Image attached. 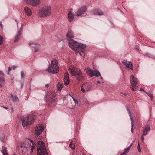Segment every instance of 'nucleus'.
<instances>
[{"mask_svg":"<svg viewBox=\"0 0 155 155\" xmlns=\"http://www.w3.org/2000/svg\"><path fill=\"white\" fill-rule=\"evenodd\" d=\"M77 80L78 81H81L84 80V77L82 75H77L76 77Z\"/></svg>","mask_w":155,"mask_h":155,"instance_id":"28","label":"nucleus"},{"mask_svg":"<svg viewBox=\"0 0 155 155\" xmlns=\"http://www.w3.org/2000/svg\"><path fill=\"white\" fill-rule=\"evenodd\" d=\"M91 88V85L87 84H84L81 87V90L83 93L89 91Z\"/></svg>","mask_w":155,"mask_h":155,"instance_id":"13","label":"nucleus"},{"mask_svg":"<svg viewBox=\"0 0 155 155\" xmlns=\"http://www.w3.org/2000/svg\"><path fill=\"white\" fill-rule=\"evenodd\" d=\"M28 146L26 143L22 142L20 143L17 146V148L21 154L25 155L28 151L27 148Z\"/></svg>","mask_w":155,"mask_h":155,"instance_id":"4","label":"nucleus"},{"mask_svg":"<svg viewBox=\"0 0 155 155\" xmlns=\"http://www.w3.org/2000/svg\"><path fill=\"white\" fill-rule=\"evenodd\" d=\"M17 26H18V23H17Z\"/></svg>","mask_w":155,"mask_h":155,"instance_id":"60","label":"nucleus"},{"mask_svg":"<svg viewBox=\"0 0 155 155\" xmlns=\"http://www.w3.org/2000/svg\"><path fill=\"white\" fill-rule=\"evenodd\" d=\"M93 13L95 15H98L101 16L104 15L103 13L102 12L98 9H96L93 11Z\"/></svg>","mask_w":155,"mask_h":155,"instance_id":"22","label":"nucleus"},{"mask_svg":"<svg viewBox=\"0 0 155 155\" xmlns=\"http://www.w3.org/2000/svg\"><path fill=\"white\" fill-rule=\"evenodd\" d=\"M58 61L56 59H54L51 61V64L47 68L46 71L49 73L55 74L59 71V67L57 64Z\"/></svg>","mask_w":155,"mask_h":155,"instance_id":"1","label":"nucleus"},{"mask_svg":"<svg viewBox=\"0 0 155 155\" xmlns=\"http://www.w3.org/2000/svg\"><path fill=\"white\" fill-rule=\"evenodd\" d=\"M4 81V79L3 76L0 77V82L3 83Z\"/></svg>","mask_w":155,"mask_h":155,"instance_id":"38","label":"nucleus"},{"mask_svg":"<svg viewBox=\"0 0 155 155\" xmlns=\"http://www.w3.org/2000/svg\"><path fill=\"white\" fill-rule=\"evenodd\" d=\"M45 87H46L48 88V87H49V85L48 84H45Z\"/></svg>","mask_w":155,"mask_h":155,"instance_id":"50","label":"nucleus"},{"mask_svg":"<svg viewBox=\"0 0 155 155\" xmlns=\"http://www.w3.org/2000/svg\"><path fill=\"white\" fill-rule=\"evenodd\" d=\"M70 96L71 97H72V98H73V100H74L75 104H78V101L77 100L75 99V98H74V97H72V96Z\"/></svg>","mask_w":155,"mask_h":155,"instance_id":"37","label":"nucleus"},{"mask_svg":"<svg viewBox=\"0 0 155 155\" xmlns=\"http://www.w3.org/2000/svg\"><path fill=\"white\" fill-rule=\"evenodd\" d=\"M44 127L42 124H38L36 127L35 134L37 135H40L43 131Z\"/></svg>","mask_w":155,"mask_h":155,"instance_id":"11","label":"nucleus"},{"mask_svg":"<svg viewBox=\"0 0 155 155\" xmlns=\"http://www.w3.org/2000/svg\"><path fill=\"white\" fill-rule=\"evenodd\" d=\"M3 107L5 109H7V108L5 107Z\"/></svg>","mask_w":155,"mask_h":155,"instance_id":"56","label":"nucleus"},{"mask_svg":"<svg viewBox=\"0 0 155 155\" xmlns=\"http://www.w3.org/2000/svg\"><path fill=\"white\" fill-rule=\"evenodd\" d=\"M146 93L150 98L151 100H152L153 97V94L147 92H146Z\"/></svg>","mask_w":155,"mask_h":155,"instance_id":"32","label":"nucleus"},{"mask_svg":"<svg viewBox=\"0 0 155 155\" xmlns=\"http://www.w3.org/2000/svg\"><path fill=\"white\" fill-rule=\"evenodd\" d=\"M126 109L128 111L130 120H132V119H133L132 116L131 114V109L128 106L126 107Z\"/></svg>","mask_w":155,"mask_h":155,"instance_id":"29","label":"nucleus"},{"mask_svg":"<svg viewBox=\"0 0 155 155\" xmlns=\"http://www.w3.org/2000/svg\"><path fill=\"white\" fill-rule=\"evenodd\" d=\"M87 11V8L85 6L81 7L78 9V11L76 13L77 16H81L82 14L85 12Z\"/></svg>","mask_w":155,"mask_h":155,"instance_id":"12","label":"nucleus"},{"mask_svg":"<svg viewBox=\"0 0 155 155\" xmlns=\"http://www.w3.org/2000/svg\"><path fill=\"white\" fill-rule=\"evenodd\" d=\"M13 155H16V154H13Z\"/></svg>","mask_w":155,"mask_h":155,"instance_id":"62","label":"nucleus"},{"mask_svg":"<svg viewBox=\"0 0 155 155\" xmlns=\"http://www.w3.org/2000/svg\"><path fill=\"white\" fill-rule=\"evenodd\" d=\"M78 46V51L79 50H84V48L86 46V45L85 44H83L81 43H79Z\"/></svg>","mask_w":155,"mask_h":155,"instance_id":"25","label":"nucleus"},{"mask_svg":"<svg viewBox=\"0 0 155 155\" xmlns=\"http://www.w3.org/2000/svg\"><path fill=\"white\" fill-rule=\"evenodd\" d=\"M15 21H16V22H17V20H15Z\"/></svg>","mask_w":155,"mask_h":155,"instance_id":"61","label":"nucleus"},{"mask_svg":"<svg viewBox=\"0 0 155 155\" xmlns=\"http://www.w3.org/2000/svg\"><path fill=\"white\" fill-rule=\"evenodd\" d=\"M51 9L50 6H45L41 8L39 11V15L41 17L49 16L51 13Z\"/></svg>","mask_w":155,"mask_h":155,"instance_id":"3","label":"nucleus"},{"mask_svg":"<svg viewBox=\"0 0 155 155\" xmlns=\"http://www.w3.org/2000/svg\"><path fill=\"white\" fill-rule=\"evenodd\" d=\"M146 55L148 57H151V55L150 54L148 53H146Z\"/></svg>","mask_w":155,"mask_h":155,"instance_id":"46","label":"nucleus"},{"mask_svg":"<svg viewBox=\"0 0 155 155\" xmlns=\"http://www.w3.org/2000/svg\"><path fill=\"white\" fill-rule=\"evenodd\" d=\"M69 147L72 149V150H74L75 149V147L74 145L73 146V141H71V142L70 144H69Z\"/></svg>","mask_w":155,"mask_h":155,"instance_id":"33","label":"nucleus"},{"mask_svg":"<svg viewBox=\"0 0 155 155\" xmlns=\"http://www.w3.org/2000/svg\"><path fill=\"white\" fill-rule=\"evenodd\" d=\"M21 88L22 89L24 86V82H21Z\"/></svg>","mask_w":155,"mask_h":155,"instance_id":"47","label":"nucleus"},{"mask_svg":"<svg viewBox=\"0 0 155 155\" xmlns=\"http://www.w3.org/2000/svg\"><path fill=\"white\" fill-rule=\"evenodd\" d=\"M38 144V155H48L43 142L41 141H39Z\"/></svg>","mask_w":155,"mask_h":155,"instance_id":"2","label":"nucleus"},{"mask_svg":"<svg viewBox=\"0 0 155 155\" xmlns=\"http://www.w3.org/2000/svg\"><path fill=\"white\" fill-rule=\"evenodd\" d=\"M23 25H22L21 27L18 31V33H17L16 36L15 37L14 39V42L15 43L18 41L22 33V27Z\"/></svg>","mask_w":155,"mask_h":155,"instance_id":"16","label":"nucleus"},{"mask_svg":"<svg viewBox=\"0 0 155 155\" xmlns=\"http://www.w3.org/2000/svg\"><path fill=\"white\" fill-rule=\"evenodd\" d=\"M101 79H102L103 78V77H101Z\"/></svg>","mask_w":155,"mask_h":155,"instance_id":"59","label":"nucleus"},{"mask_svg":"<svg viewBox=\"0 0 155 155\" xmlns=\"http://www.w3.org/2000/svg\"><path fill=\"white\" fill-rule=\"evenodd\" d=\"M25 1L27 3L31 4L32 0H25Z\"/></svg>","mask_w":155,"mask_h":155,"instance_id":"39","label":"nucleus"},{"mask_svg":"<svg viewBox=\"0 0 155 155\" xmlns=\"http://www.w3.org/2000/svg\"><path fill=\"white\" fill-rule=\"evenodd\" d=\"M144 136H145V135H143V134L141 136V140L143 142H144Z\"/></svg>","mask_w":155,"mask_h":155,"instance_id":"42","label":"nucleus"},{"mask_svg":"<svg viewBox=\"0 0 155 155\" xmlns=\"http://www.w3.org/2000/svg\"><path fill=\"white\" fill-rule=\"evenodd\" d=\"M30 46L34 48H35V52H38L39 50V49L38 48L39 44L37 43H29Z\"/></svg>","mask_w":155,"mask_h":155,"instance_id":"17","label":"nucleus"},{"mask_svg":"<svg viewBox=\"0 0 155 155\" xmlns=\"http://www.w3.org/2000/svg\"><path fill=\"white\" fill-rule=\"evenodd\" d=\"M69 70L70 73L72 76H77V75H82V74L80 69L76 68L74 66H71L69 68Z\"/></svg>","mask_w":155,"mask_h":155,"instance_id":"8","label":"nucleus"},{"mask_svg":"<svg viewBox=\"0 0 155 155\" xmlns=\"http://www.w3.org/2000/svg\"><path fill=\"white\" fill-rule=\"evenodd\" d=\"M11 98L14 102H19V99L18 97L15 95H13L12 94H11Z\"/></svg>","mask_w":155,"mask_h":155,"instance_id":"24","label":"nucleus"},{"mask_svg":"<svg viewBox=\"0 0 155 155\" xmlns=\"http://www.w3.org/2000/svg\"><path fill=\"white\" fill-rule=\"evenodd\" d=\"M6 147L3 146L2 148V153L3 154V155H8L6 151Z\"/></svg>","mask_w":155,"mask_h":155,"instance_id":"27","label":"nucleus"},{"mask_svg":"<svg viewBox=\"0 0 155 155\" xmlns=\"http://www.w3.org/2000/svg\"><path fill=\"white\" fill-rule=\"evenodd\" d=\"M40 0H32L31 5L34 6H36L39 4Z\"/></svg>","mask_w":155,"mask_h":155,"instance_id":"26","label":"nucleus"},{"mask_svg":"<svg viewBox=\"0 0 155 155\" xmlns=\"http://www.w3.org/2000/svg\"><path fill=\"white\" fill-rule=\"evenodd\" d=\"M90 103L88 101H85V104L87 105V106L90 105Z\"/></svg>","mask_w":155,"mask_h":155,"instance_id":"44","label":"nucleus"},{"mask_svg":"<svg viewBox=\"0 0 155 155\" xmlns=\"http://www.w3.org/2000/svg\"><path fill=\"white\" fill-rule=\"evenodd\" d=\"M66 37L68 41L72 39L71 38L73 37V33L72 31L69 30L66 34Z\"/></svg>","mask_w":155,"mask_h":155,"instance_id":"20","label":"nucleus"},{"mask_svg":"<svg viewBox=\"0 0 155 155\" xmlns=\"http://www.w3.org/2000/svg\"><path fill=\"white\" fill-rule=\"evenodd\" d=\"M137 148H138V151L139 152H141L140 147L139 143L138 144V145L137 146Z\"/></svg>","mask_w":155,"mask_h":155,"instance_id":"41","label":"nucleus"},{"mask_svg":"<svg viewBox=\"0 0 155 155\" xmlns=\"http://www.w3.org/2000/svg\"><path fill=\"white\" fill-rule=\"evenodd\" d=\"M24 10L25 13L26 14L27 16H29L31 15L32 14L31 11L29 8L27 7H26L24 8Z\"/></svg>","mask_w":155,"mask_h":155,"instance_id":"21","label":"nucleus"},{"mask_svg":"<svg viewBox=\"0 0 155 155\" xmlns=\"http://www.w3.org/2000/svg\"><path fill=\"white\" fill-rule=\"evenodd\" d=\"M16 66H12V67H12V69H13V70H14L15 69V68H16Z\"/></svg>","mask_w":155,"mask_h":155,"instance_id":"49","label":"nucleus"},{"mask_svg":"<svg viewBox=\"0 0 155 155\" xmlns=\"http://www.w3.org/2000/svg\"><path fill=\"white\" fill-rule=\"evenodd\" d=\"M21 78H24V72L23 71H21Z\"/></svg>","mask_w":155,"mask_h":155,"instance_id":"40","label":"nucleus"},{"mask_svg":"<svg viewBox=\"0 0 155 155\" xmlns=\"http://www.w3.org/2000/svg\"><path fill=\"white\" fill-rule=\"evenodd\" d=\"M11 111H12V112H14V109H13L12 107V108H11Z\"/></svg>","mask_w":155,"mask_h":155,"instance_id":"53","label":"nucleus"},{"mask_svg":"<svg viewBox=\"0 0 155 155\" xmlns=\"http://www.w3.org/2000/svg\"><path fill=\"white\" fill-rule=\"evenodd\" d=\"M64 84L65 85H68L69 83V74L68 72L65 73L64 74Z\"/></svg>","mask_w":155,"mask_h":155,"instance_id":"18","label":"nucleus"},{"mask_svg":"<svg viewBox=\"0 0 155 155\" xmlns=\"http://www.w3.org/2000/svg\"><path fill=\"white\" fill-rule=\"evenodd\" d=\"M140 90L141 91H143L145 92V93L146 92L145 91V90H144V89H143V88H140Z\"/></svg>","mask_w":155,"mask_h":155,"instance_id":"51","label":"nucleus"},{"mask_svg":"<svg viewBox=\"0 0 155 155\" xmlns=\"http://www.w3.org/2000/svg\"><path fill=\"white\" fill-rule=\"evenodd\" d=\"M130 83L132 84L131 89L132 90H135V87L137 84V81L136 78L132 75L130 77Z\"/></svg>","mask_w":155,"mask_h":155,"instance_id":"10","label":"nucleus"},{"mask_svg":"<svg viewBox=\"0 0 155 155\" xmlns=\"http://www.w3.org/2000/svg\"><path fill=\"white\" fill-rule=\"evenodd\" d=\"M57 91H61L63 87V85L62 84L59 82L57 85Z\"/></svg>","mask_w":155,"mask_h":155,"instance_id":"30","label":"nucleus"},{"mask_svg":"<svg viewBox=\"0 0 155 155\" xmlns=\"http://www.w3.org/2000/svg\"><path fill=\"white\" fill-rule=\"evenodd\" d=\"M150 130V128L149 126H147L145 127V129L143 130V135L145 136L147 134V133Z\"/></svg>","mask_w":155,"mask_h":155,"instance_id":"23","label":"nucleus"},{"mask_svg":"<svg viewBox=\"0 0 155 155\" xmlns=\"http://www.w3.org/2000/svg\"><path fill=\"white\" fill-rule=\"evenodd\" d=\"M55 97L56 94L53 92H48L46 94L45 97L48 99L47 101L49 104L54 103L56 101Z\"/></svg>","mask_w":155,"mask_h":155,"instance_id":"6","label":"nucleus"},{"mask_svg":"<svg viewBox=\"0 0 155 155\" xmlns=\"http://www.w3.org/2000/svg\"><path fill=\"white\" fill-rule=\"evenodd\" d=\"M97 83L99 84H100L101 82H100V81H97Z\"/></svg>","mask_w":155,"mask_h":155,"instance_id":"55","label":"nucleus"},{"mask_svg":"<svg viewBox=\"0 0 155 155\" xmlns=\"http://www.w3.org/2000/svg\"><path fill=\"white\" fill-rule=\"evenodd\" d=\"M4 41L3 37L0 35V45H2Z\"/></svg>","mask_w":155,"mask_h":155,"instance_id":"35","label":"nucleus"},{"mask_svg":"<svg viewBox=\"0 0 155 155\" xmlns=\"http://www.w3.org/2000/svg\"><path fill=\"white\" fill-rule=\"evenodd\" d=\"M72 9H71L68 15L67 19L68 21L70 22L72 21L74 19V15L72 14Z\"/></svg>","mask_w":155,"mask_h":155,"instance_id":"19","label":"nucleus"},{"mask_svg":"<svg viewBox=\"0 0 155 155\" xmlns=\"http://www.w3.org/2000/svg\"><path fill=\"white\" fill-rule=\"evenodd\" d=\"M12 67H8V71H10L12 70Z\"/></svg>","mask_w":155,"mask_h":155,"instance_id":"48","label":"nucleus"},{"mask_svg":"<svg viewBox=\"0 0 155 155\" xmlns=\"http://www.w3.org/2000/svg\"><path fill=\"white\" fill-rule=\"evenodd\" d=\"M122 63L127 68H129L132 70H133V65L131 62L128 61L126 60H124L122 61Z\"/></svg>","mask_w":155,"mask_h":155,"instance_id":"14","label":"nucleus"},{"mask_svg":"<svg viewBox=\"0 0 155 155\" xmlns=\"http://www.w3.org/2000/svg\"><path fill=\"white\" fill-rule=\"evenodd\" d=\"M84 71L88 75L91 77L95 76L96 77H98L99 76H101L100 73L97 70H93L89 67H88L86 68Z\"/></svg>","mask_w":155,"mask_h":155,"instance_id":"7","label":"nucleus"},{"mask_svg":"<svg viewBox=\"0 0 155 155\" xmlns=\"http://www.w3.org/2000/svg\"><path fill=\"white\" fill-rule=\"evenodd\" d=\"M10 72V71H8V73H7L8 74V75L9 74V72Z\"/></svg>","mask_w":155,"mask_h":155,"instance_id":"57","label":"nucleus"},{"mask_svg":"<svg viewBox=\"0 0 155 155\" xmlns=\"http://www.w3.org/2000/svg\"><path fill=\"white\" fill-rule=\"evenodd\" d=\"M77 53H78L81 56H84L85 55L84 51L83 50H79L77 52H76Z\"/></svg>","mask_w":155,"mask_h":155,"instance_id":"31","label":"nucleus"},{"mask_svg":"<svg viewBox=\"0 0 155 155\" xmlns=\"http://www.w3.org/2000/svg\"><path fill=\"white\" fill-rule=\"evenodd\" d=\"M135 49L137 50H139V47L138 45H136L135 46Z\"/></svg>","mask_w":155,"mask_h":155,"instance_id":"45","label":"nucleus"},{"mask_svg":"<svg viewBox=\"0 0 155 155\" xmlns=\"http://www.w3.org/2000/svg\"><path fill=\"white\" fill-rule=\"evenodd\" d=\"M4 73L2 71L0 70V75H1L2 76H4Z\"/></svg>","mask_w":155,"mask_h":155,"instance_id":"43","label":"nucleus"},{"mask_svg":"<svg viewBox=\"0 0 155 155\" xmlns=\"http://www.w3.org/2000/svg\"><path fill=\"white\" fill-rule=\"evenodd\" d=\"M122 94L123 95H124L125 96H126V95H127L125 93H122Z\"/></svg>","mask_w":155,"mask_h":155,"instance_id":"54","label":"nucleus"},{"mask_svg":"<svg viewBox=\"0 0 155 155\" xmlns=\"http://www.w3.org/2000/svg\"><path fill=\"white\" fill-rule=\"evenodd\" d=\"M0 27H1L2 28V27H3V26H2V23L1 22L0 24Z\"/></svg>","mask_w":155,"mask_h":155,"instance_id":"52","label":"nucleus"},{"mask_svg":"<svg viewBox=\"0 0 155 155\" xmlns=\"http://www.w3.org/2000/svg\"><path fill=\"white\" fill-rule=\"evenodd\" d=\"M28 141L29 142H30V146L31 147V151L30 153V154H31V153L33 152L34 149L36 146V143L31 139H28Z\"/></svg>","mask_w":155,"mask_h":155,"instance_id":"15","label":"nucleus"},{"mask_svg":"<svg viewBox=\"0 0 155 155\" xmlns=\"http://www.w3.org/2000/svg\"><path fill=\"white\" fill-rule=\"evenodd\" d=\"M68 41V44L70 47L74 51L77 52L79 43L74 41L72 39Z\"/></svg>","mask_w":155,"mask_h":155,"instance_id":"9","label":"nucleus"},{"mask_svg":"<svg viewBox=\"0 0 155 155\" xmlns=\"http://www.w3.org/2000/svg\"><path fill=\"white\" fill-rule=\"evenodd\" d=\"M2 85L1 84H0V87H2Z\"/></svg>","mask_w":155,"mask_h":155,"instance_id":"58","label":"nucleus"},{"mask_svg":"<svg viewBox=\"0 0 155 155\" xmlns=\"http://www.w3.org/2000/svg\"><path fill=\"white\" fill-rule=\"evenodd\" d=\"M34 120V117L33 115L28 116L23 118L22 120V124L23 127H26L32 124Z\"/></svg>","mask_w":155,"mask_h":155,"instance_id":"5","label":"nucleus"},{"mask_svg":"<svg viewBox=\"0 0 155 155\" xmlns=\"http://www.w3.org/2000/svg\"><path fill=\"white\" fill-rule=\"evenodd\" d=\"M131 131L132 133H133V126H134V124H133V119H132V120H131Z\"/></svg>","mask_w":155,"mask_h":155,"instance_id":"36","label":"nucleus"},{"mask_svg":"<svg viewBox=\"0 0 155 155\" xmlns=\"http://www.w3.org/2000/svg\"><path fill=\"white\" fill-rule=\"evenodd\" d=\"M6 138V137L4 135H3L2 137H0V139L1 141L3 142L5 141V139Z\"/></svg>","mask_w":155,"mask_h":155,"instance_id":"34","label":"nucleus"}]
</instances>
